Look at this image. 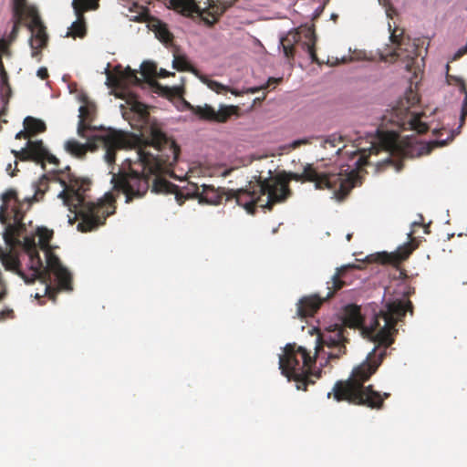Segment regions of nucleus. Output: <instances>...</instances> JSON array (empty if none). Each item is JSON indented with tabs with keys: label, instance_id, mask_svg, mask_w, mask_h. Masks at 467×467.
<instances>
[{
	"label": "nucleus",
	"instance_id": "obj_1",
	"mask_svg": "<svg viewBox=\"0 0 467 467\" xmlns=\"http://www.w3.org/2000/svg\"><path fill=\"white\" fill-rule=\"evenodd\" d=\"M87 143L74 139L65 142V150L73 157L84 159L88 150L102 148L105 161L113 163L119 150L134 148L136 159L128 158L127 167L123 165L118 175H114V187L121 191L126 202L143 197L150 187L155 193H172L179 205H182L192 195L184 193L180 188L161 177L169 172L177 162L180 147L175 140L167 136L157 124H151L141 136H128L113 129L99 130L89 135Z\"/></svg>",
	"mask_w": 467,
	"mask_h": 467
},
{
	"label": "nucleus",
	"instance_id": "obj_2",
	"mask_svg": "<svg viewBox=\"0 0 467 467\" xmlns=\"http://www.w3.org/2000/svg\"><path fill=\"white\" fill-rule=\"evenodd\" d=\"M407 312L413 315L412 302L409 299H396L386 303L385 306L372 317L369 325H366L360 306L349 304L343 308L342 323L329 327L318 335L316 354L319 355L327 347L329 349L327 352L328 359L339 358L346 353V344L348 343L346 327L360 329L362 335L377 344L366 359L353 368L348 379L335 383L333 394L336 400H346L371 409L383 407L384 400L389 397V393L381 395L373 389L372 385L365 387L364 383L381 365L387 348L394 342L398 331L397 323L402 320Z\"/></svg>",
	"mask_w": 467,
	"mask_h": 467
},
{
	"label": "nucleus",
	"instance_id": "obj_3",
	"mask_svg": "<svg viewBox=\"0 0 467 467\" xmlns=\"http://www.w3.org/2000/svg\"><path fill=\"white\" fill-rule=\"evenodd\" d=\"M16 159L22 161H35L40 163L45 169L46 162L54 165L50 171L51 180L58 182L63 190L58 193V198L74 213L68 222L73 224L78 221L77 228L82 233L91 232L103 225L106 219L115 213V198L111 193H106L97 202L89 201L88 192L90 191L91 181L86 178L76 177L69 166L59 168V160L51 154L44 146L42 140H27L26 146L20 150H12Z\"/></svg>",
	"mask_w": 467,
	"mask_h": 467
},
{
	"label": "nucleus",
	"instance_id": "obj_4",
	"mask_svg": "<svg viewBox=\"0 0 467 467\" xmlns=\"http://www.w3.org/2000/svg\"><path fill=\"white\" fill-rule=\"evenodd\" d=\"M359 177L356 171L344 168H334L328 171H318L312 164H306L301 173L286 172L266 178L268 184L262 189L269 191L270 203H282L292 196L290 182H314L316 189H327L333 192L334 198L344 200L356 186Z\"/></svg>",
	"mask_w": 467,
	"mask_h": 467
},
{
	"label": "nucleus",
	"instance_id": "obj_5",
	"mask_svg": "<svg viewBox=\"0 0 467 467\" xmlns=\"http://www.w3.org/2000/svg\"><path fill=\"white\" fill-rule=\"evenodd\" d=\"M46 262L47 263V259ZM9 271L16 273L26 284L40 280L45 285V296L53 302H56L58 292L65 291L59 287L55 276L54 282L52 281L53 273L47 269V264L44 265L34 237L24 238L23 251L15 253V264L10 266Z\"/></svg>",
	"mask_w": 467,
	"mask_h": 467
},
{
	"label": "nucleus",
	"instance_id": "obj_6",
	"mask_svg": "<svg viewBox=\"0 0 467 467\" xmlns=\"http://www.w3.org/2000/svg\"><path fill=\"white\" fill-rule=\"evenodd\" d=\"M36 192L32 197L20 199L17 191L9 188L0 195V223L5 225L4 239L10 247L20 243L18 237L26 231L24 216L32 202L37 201Z\"/></svg>",
	"mask_w": 467,
	"mask_h": 467
},
{
	"label": "nucleus",
	"instance_id": "obj_7",
	"mask_svg": "<svg viewBox=\"0 0 467 467\" xmlns=\"http://www.w3.org/2000/svg\"><path fill=\"white\" fill-rule=\"evenodd\" d=\"M315 363L316 358H312L305 348L296 343L287 344L279 357L281 373L289 381H295L297 389L305 391L309 384L315 383L310 378L311 367Z\"/></svg>",
	"mask_w": 467,
	"mask_h": 467
},
{
	"label": "nucleus",
	"instance_id": "obj_8",
	"mask_svg": "<svg viewBox=\"0 0 467 467\" xmlns=\"http://www.w3.org/2000/svg\"><path fill=\"white\" fill-rule=\"evenodd\" d=\"M268 184L266 178L259 176L255 182H250L245 188L229 190L226 201L234 199L236 203L244 207L250 214L255 213V206L271 211L276 203H270L269 191L261 189Z\"/></svg>",
	"mask_w": 467,
	"mask_h": 467
},
{
	"label": "nucleus",
	"instance_id": "obj_9",
	"mask_svg": "<svg viewBox=\"0 0 467 467\" xmlns=\"http://www.w3.org/2000/svg\"><path fill=\"white\" fill-rule=\"evenodd\" d=\"M317 36L315 30L307 26H301L288 31L280 37L279 49L288 61H293L296 56V47H300L307 52L313 63L320 64L316 52Z\"/></svg>",
	"mask_w": 467,
	"mask_h": 467
},
{
	"label": "nucleus",
	"instance_id": "obj_10",
	"mask_svg": "<svg viewBox=\"0 0 467 467\" xmlns=\"http://www.w3.org/2000/svg\"><path fill=\"white\" fill-rule=\"evenodd\" d=\"M354 268H356L354 265H346L337 268L331 280L327 282L328 292L325 297H321L317 294L303 296L296 305L297 316L302 318L313 317L326 300L332 297L337 291L347 285V274L350 269Z\"/></svg>",
	"mask_w": 467,
	"mask_h": 467
},
{
	"label": "nucleus",
	"instance_id": "obj_11",
	"mask_svg": "<svg viewBox=\"0 0 467 467\" xmlns=\"http://www.w3.org/2000/svg\"><path fill=\"white\" fill-rule=\"evenodd\" d=\"M38 245L45 252L46 259L47 260V269L53 273L56 281L61 289L65 291H72V275L61 264L57 255H56L50 249L49 243L53 236V232L46 228L37 229Z\"/></svg>",
	"mask_w": 467,
	"mask_h": 467
},
{
	"label": "nucleus",
	"instance_id": "obj_12",
	"mask_svg": "<svg viewBox=\"0 0 467 467\" xmlns=\"http://www.w3.org/2000/svg\"><path fill=\"white\" fill-rule=\"evenodd\" d=\"M175 8L183 13L198 14L207 24L213 25L225 12V6L214 0H172Z\"/></svg>",
	"mask_w": 467,
	"mask_h": 467
},
{
	"label": "nucleus",
	"instance_id": "obj_13",
	"mask_svg": "<svg viewBox=\"0 0 467 467\" xmlns=\"http://www.w3.org/2000/svg\"><path fill=\"white\" fill-rule=\"evenodd\" d=\"M397 29H394L389 36L391 43L396 46V48L389 53L382 52L380 54L381 59L387 62H394L398 58H402L406 60V70L411 71L412 66L419 57L418 46L415 43H411L410 38L406 39L403 36V31L400 35L397 34Z\"/></svg>",
	"mask_w": 467,
	"mask_h": 467
},
{
	"label": "nucleus",
	"instance_id": "obj_14",
	"mask_svg": "<svg viewBox=\"0 0 467 467\" xmlns=\"http://www.w3.org/2000/svg\"><path fill=\"white\" fill-rule=\"evenodd\" d=\"M424 113H414L408 108L397 107L393 109V122H396L402 130H414L419 134L425 133L428 130V124L422 121Z\"/></svg>",
	"mask_w": 467,
	"mask_h": 467
},
{
	"label": "nucleus",
	"instance_id": "obj_15",
	"mask_svg": "<svg viewBox=\"0 0 467 467\" xmlns=\"http://www.w3.org/2000/svg\"><path fill=\"white\" fill-rule=\"evenodd\" d=\"M99 0H73L72 7L77 20L69 27L68 36L73 37H84L87 33L84 14L89 10H97Z\"/></svg>",
	"mask_w": 467,
	"mask_h": 467
},
{
	"label": "nucleus",
	"instance_id": "obj_16",
	"mask_svg": "<svg viewBox=\"0 0 467 467\" xmlns=\"http://www.w3.org/2000/svg\"><path fill=\"white\" fill-rule=\"evenodd\" d=\"M28 17L31 21L27 24V27L32 33L30 47L34 48L46 47L48 42L47 27L42 22L36 8H30L28 10Z\"/></svg>",
	"mask_w": 467,
	"mask_h": 467
},
{
	"label": "nucleus",
	"instance_id": "obj_17",
	"mask_svg": "<svg viewBox=\"0 0 467 467\" xmlns=\"http://www.w3.org/2000/svg\"><path fill=\"white\" fill-rule=\"evenodd\" d=\"M190 108L193 114L198 116L200 119L221 123L226 122L237 110V107L235 106H223L216 111L212 106L207 104L203 107L190 106Z\"/></svg>",
	"mask_w": 467,
	"mask_h": 467
},
{
	"label": "nucleus",
	"instance_id": "obj_18",
	"mask_svg": "<svg viewBox=\"0 0 467 467\" xmlns=\"http://www.w3.org/2000/svg\"><path fill=\"white\" fill-rule=\"evenodd\" d=\"M195 190L192 195L198 198L200 203L210 205H217L222 202L223 198L226 199L229 190L223 188H214L213 185L202 184L200 187L194 186Z\"/></svg>",
	"mask_w": 467,
	"mask_h": 467
},
{
	"label": "nucleus",
	"instance_id": "obj_19",
	"mask_svg": "<svg viewBox=\"0 0 467 467\" xmlns=\"http://www.w3.org/2000/svg\"><path fill=\"white\" fill-rule=\"evenodd\" d=\"M95 115V106L87 103L79 108V120L78 124V134L82 138H88V131L93 130L90 123Z\"/></svg>",
	"mask_w": 467,
	"mask_h": 467
},
{
	"label": "nucleus",
	"instance_id": "obj_20",
	"mask_svg": "<svg viewBox=\"0 0 467 467\" xmlns=\"http://www.w3.org/2000/svg\"><path fill=\"white\" fill-rule=\"evenodd\" d=\"M413 248L410 244L400 247L395 253H380L377 254V261L381 264L398 265L402 261H405L411 254Z\"/></svg>",
	"mask_w": 467,
	"mask_h": 467
},
{
	"label": "nucleus",
	"instance_id": "obj_21",
	"mask_svg": "<svg viewBox=\"0 0 467 467\" xmlns=\"http://www.w3.org/2000/svg\"><path fill=\"white\" fill-rule=\"evenodd\" d=\"M24 16L12 15V30L7 36L6 39L0 40V50L2 52L9 54L8 47L17 38L20 27L24 21Z\"/></svg>",
	"mask_w": 467,
	"mask_h": 467
},
{
	"label": "nucleus",
	"instance_id": "obj_22",
	"mask_svg": "<svg viewBox=\"0 0 467 467\" xmlns=\"http://www.w3.org/2000/svg\"><path fill=\"white\" fill-rule=\"evenodd\" d=\"M150 28L156 37L164 44H171L173 40L172 34L169 31L167 25L159 19L150 22Z\"/></svg>",
	"mask_w": 467,
	"mask_h": 467
},
{
	"label": "nucleus",
	"instance_id": "obj_23",
	"mask_svg": "<svg viewBox=\"0 0 467 467\" xmlns=\"http://www.w3.org/2000/svg\"><path fill=\"white\" fill-rule=\"evenodd\" d=\"M115 71L119 73L123 87L128 85H140L141 81L137 76V72L132 70L130 67L122 69L121 66H116Z\"/></svg>",
	"mask_w": 467,
	"mask_h": 467
},
{
	"label": "nucleus",
	"instance_id": "obj_24",
	"mask_svg": "<svg viewBox=\"0 0 467 467\" xmlns=\"http://www.w3.org/2000/svg\"><path fill=\"white\" fill-rule=\"evenodd\" d=\"M24 128L31 136L44 132L47 130V126L43 120L30 116L24 119Z\"/></svg>",
	"mask_w": 467,
	"mask_h": 467
},
{
	"label": "nucleus",
	"instance_id": "obj_25",
	"mask_svg": "<svg viewBox=\"0 0 467 467\" xmlns=\"http://www.w3.org/2000/svg\"><path fill=\"white\" fill-rule=\"evenodd\" d=\"M30 8L35 7L28 5L26 0H12V15L28 17V10Z\"/></svg>",
	"mask_w": 467,
	"mask_h": 467
},
{
	"label": "nucleus",
	"instance_id": "obj_26",
	"mask_svg": "<svg viewBox=\"0 0 467 467\" xmlns=\"http://www.w3.org/2000/svg\"><path fill=\"white\" fill-rule=\"evenodd\" d=\"M379 139L387 150H391L396 146L397 134L395 132H380L379 131Z\"/></svg>",
	"mask_w": 467,
	"mask_h": 467
},
{
	"label": "nucleus",
	"instance_id": "obj_27",
	"mask_svg": "<svg viewBox=\"0 0 467 467\" xmlns=\"http://www.w3.org/2000/svg\"><path fill=\"white\" fill-rule=\"evenodd\" d=\"M140 73L146 80L157 76V66L153 62L144 61L140 66Z\"/></svg>",
	"mask_w": 467,
	"mask_h": 467
},
{
	"label": "nucleus",
	"instance_id": "obj_28",
	"mask_svg": "<svg viewBox=\"0 0 467 467\" xmlns=\"http://www.w3.org/2000/svg\"><path fill=\"white\" fill-rule=\"evenodd\" d=\"M446 69H447V71H449V69H450L449 65L446 66ZM446 81L449 85H453V86L459 87V89L462 93L467 92L466 83L462 78L454 76V75H451V74H449V72H447L446 73Z\"/></svg>",
	"mask_w": 467,
	"mask_h": 467
},
{
	"label": "nucleus",
	"instance_id": "obj_29",
	"mask_svg": "<svg viewBox=\"0 0 467 467\" xmlns=\"http://www.w3.org/2000/svg\"><path fill=\"white\" fill-rule=\"evenodd\" d=\"M172 64L173 67L179 71H194L185 56H175Z\"/></svg>",
	"mask_w": 467,
	"mask_h": 467
},
{
	"label": "nucleus",
	"instance_id": "obj_30",
	"mask_svg": "<svg viewBox=\"0 0 467 467\" xmlns=\"http://www.w3.org/2000/svg\"><path fill=\"white\" fill-rule=\"evenodd\" d=\"M447 144L446 140H431L422 144L420 148V155L430 154L434 149Z\"/></svg>",
	"mask_w": 467,
	"mask_h": 467
},
{
	"label": "nucleus",
	"instance_id": "obj_31",
	"mask_svg": "<svg viewBox=\"0 0 467 467\" xmlns=\"http://www.w3.org/2000/svg\"><path fill=\"white\" fill-rule=\"evenodd\" d=\"M15 253L12 248L8 252H5L0 247V260L6 270H10V266L15 264Z\"/></svg>",
	"mask_w": 467,
	"mask_h": 467
},
{
	"label": "nucleus",
	"instance_id": "obj_32",
	"mask_svg": "<svg viewBox=\"0 0 467 467\" xmlns=\"http://www.w3.org/2000/svg\"><path fill=\"white\" fill-rule=\"evenodd\" d=\"M106 74H107V83L109 86L113 87V88H122L123 87L120 75H119V73H117L115 71V68L113 69L112 72L109 70H107Z\"/></svg>",
	"mask_w": 467,
	"mask_h": 467
},
{
	"label": "nucleus",
	"instance_id": "obj_33",
	"mask_svg": "<svg viewBox=\"0 0 467 467\" xmlns=\"http://www.w3.org/2000/svg\"><path fill=\"white\" fill-rule=\"evenodd\" d=\"M342 142V137L337 134H332L329 137H327L323 143V147L325 149L327 148V146L331 148L337 147Z\"/></svg>",
	"mask_w": 467,
	"mask_h": 467
},
{
	"label": "nucleus",
	"instance_id": "obj_34",
	"mask_svg": "<svg viewBox=\"0 0 467 467\" xmlns=\"http://www.w3.org/2000/svg\"><path fill=\"white\" fill-rule=\"evenodd\" d=\"M462 94L464 95V99L461 108L459 129L462 128V126L465 124V120L467 118V92Z\"/></svg>",
	"mask_w": 467,
	"mask_h": 467
},
{
	"label": "nucleus",
	"instance_id": "obj_35",
	"mask_svg": "<svg viewBox=\"0 0 467 467\" xmlns=\"http://www.w3.org/2000/svg\"><path fill=\"white\" fill-rule=\"evenodd\" d=\"M281 81V78H270L266 83V85L265 86H262V87H254V88H247L245 90V93H252V94H254L262 89H265L266 88H268L271 84H276L278 82Z\"/></svg>",
	"mask_w": 467,
	"mask_h": 467
},
{
	"label": "nucleus",
	"instance_id": "obj_36",
	"mask_svg": "<svg viewBox=\"0 0 467 467\" xmlns=\"http://www.w3.org/2000/svg\"><path fill=\"white\" fill-rule=\"evenodd\" d=\"M16 315L12 308L5 307L4 310L0 311V322L5 319H14Z\"/></svg>",
	"mask_w": 467,
	"mask_h": 467
},
{
	"label": "nucleus",
	"instance_id": "obj_37",
	"mask_svg": "<svg viewBox=\"0 0 467 467\" xmlns=\"http://www.w3.org/2000/svg\"><path fill=\"white\" fill-rule=\"evenodd\" d=\"M311 143V140L310 139H299V140H294L293 142H291L287 148L289 150H295L296 148H299L300 146L302 145H307V144H310Z\"/></svg>",
	"mask_w": 467,
	"mask_h": 467
},
{
	"label": "nucleus",
	"instance_id": "obj_38",
	"mask_svg": "<svg viewBox=\"0 0 467 467\" xmlns=\"http://www.w3.org/2000/svg\"><path fill=\"white\" fill-rule=\"evenodd\" d=\"M12 90L10 89V92L7 91V88L5 86H0V95L2 97L3 101L5 104H7L8 99L11 96Z\"/></svg>",
	"mask_w": 467,
	"mask_h": 467
},
{
	"label": "nucleus",
	"instance_id": "obj_39",
	"mask_svg": "<svg viewBox=\"0 0 467 467\" xmlns=\"http://www.w3.org/2000/svg\"><path fill=\"white\" fill-rule=\"evenodd\" d=\"M209 86L212 89L215 90L217 93H221L223 90H228V88H226L223 84L215 82V81H212Z\"/></svg>",
	"mask_w": 467,
	"mask_h": 467
},
{
	"label": "nucleus",
	"instance_id": "obj_40",
	"mask_svg": "<svg viewBox=\"0 0 467 467\" xmlns=\"http://www.w3.org/2000/svg\"><path fill=\"white\" fill-rule=\"evenodd\" d=\"M36 75L38 78H40L41 79L44 80L48 78V71H47V67H42L38 68Z\"/></svg>",
	"mask_w": 467,
	"mask_h": 467
},
{
	"label": "nucleus",
	"instance_id": "obj_41",
	"mask_svg": "<svg viewBox=\"0 0 467 467\" xmlns=\"http://www.w3.org/2000/svg\"><path fill=\"white\" fill-rule=\"evenodd\" d=\"M17 160L16 158V161H15V169L11 171V168H12V165L11 164H8V166L6 167V171L9 173V175L11 177H14L16 175V172L18 171V169H17V165H18V162H17Z\"/></svg>",
	"mask_w": 467,
	"mask_h": 467
},
{
	"label": "nucleus",
	"instance_id": "obj_42",
	"mask_svg": "<svg viewBox=\"0 0 467 467\" xmlns=\"http://www.w3.org/2000/svg\"><path fill=\"white\" fill-rule=\"evenodd\" d=\"M467 53V43H466V46L461 47L453 56V59L456 60V59H459L460 57H462L463 55H465Z\"/></svg>",
	"mask_w": 467,
	"mask_h": 467
},
{
	"label": "nucleus",
	"instance_id": "obj_43",
	"mask_svg": "<svg viewBox=\"0 0 467 467\" xmlns=\"http://www.w3.org/2000/svg\"><path fill=\"white\" fill-rule=\"evenodd\" d=\"M31 137L30 133L27 132V130L25 129L24 130L19 131L16 135V139L21 140V139H28Z\"/></svg>",
	"mask_w": 467,
	"mask_h": 467
},
{
	"label": "nucleus",
	"instance_id": "obj_44",
	"mask_svg": "<svg viewBox=\"0 0 467 467\" xmlns=\"http://www.w3.org/2000/svg\"><path fill=\"white\" fill-rule=\"evenodd\" d=\"M32 48V57H37L38 58V61H40L41 59V50L43 48H34V47H31Z\"/></svg>",
	"mask_w": 467,
	"mask_h": 467
},
{
	"label": "nucleus",
	"instance_id": "obj_45",
	"mask_svg": "<svg viewBox=\"0 0 467 467\" xmlns=\"http://www.w3.org/2000/svg\"><path fill=\"white\" fill-rule=\"evenodd\" d=\"M170 75H171L169 71H167L166 69H162L161 68L159 72H157V76L156 77H159V78H167L169 77Z\"/></svg>",
	"mask_w": 467,
	"mask_h": 467
},
{
	"label": "nucleus",
	"instance_id": "obj_46",
	"mask_svg": "<svg viewBox=\"0 0 467 467\" xmlns=\"http://www.w3.org/2000/svg\"><path fill=\"white\" fill-rule=\"evenodd\" d=\"M228 90H229L232 94L235 95V96H242L244 93H245V91H239V90H236V89H234V88H231V89H230V88H228Z\"/></svg>",
	"mask_w": 467,
	"mask_h": 467
},
{
	"label": "nucleus",
	"instance_id": "obj_47",
	"mask_svg": "<svg viewBox=\"0 0 467 467\" xmlns=\"http://www.w3.org/2000/svg\"><path fill=\"white\" fill-rule=\"evenodd\" d=\"M442 130H444V129H440V130L435 129L432 130V133L434 136H439L440 134H441Z\"/></svg>",
	"mask_w": 467,
	"mask_h": 467
},
{
	"label": "nucleus",
	"instance_id": "obj_48",
	"mask_svg": "<svg viewBox=\"0 0 467 467\" xmlns=\"http://www.w3.org/2000/svg\"><path fill=\"white\" fill-rule=\"evenodd\" d=\"M5 292L3 290V291H0V301L5 297Z\"/></svg>",
	"mask_w": 467,
	"mask_h": 467
},
{
	"label": "nucleus",
	"instance_id": "obj_49",
	"mask_svg": "<svg viewBox=\"0 0 467 467\" xmlns=\"http://www.w3.org/2000/svg\"><path fill=\"white\" fill-rule=\"evenodd\" d=\"M410 293H411V292H410V291H409V292L405 293V295L408 296H410Z\"/></svg>",
	"mask_w": 467,
	"mask_h": 467
}]
</instances>
